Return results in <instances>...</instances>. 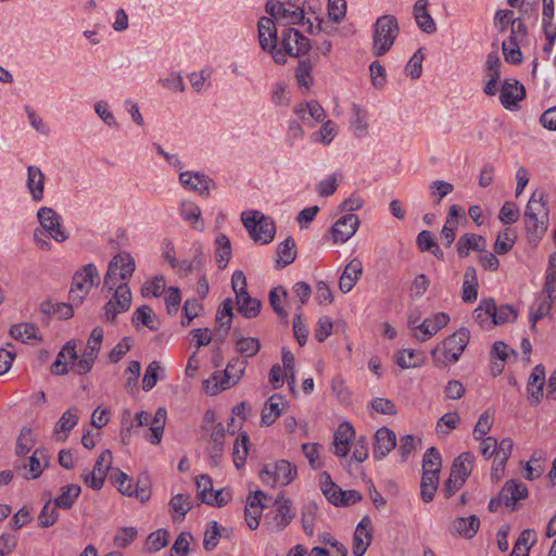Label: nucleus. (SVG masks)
Returning a JSON list of instances; mask_svg holds the SVG:
<instances>
[{"instance_id":"obj_2","label":"nucleus","mask_w":556,"mask_h":556,"mask_svg":"<svg viewBox=\"0 0 556 556\" xmlns=\"http://www.w3.org/2000/svg\"><path fill=\"white\" fill-rule=\"evenodd\" d=\"M135 271V261L127 252L116 254L109 263L104 276L103 288L114 290L113 301L119 307V312H127L131 305V292L128 280Z\"/></svg>"},{"instance_id":"obj_35","label":"nucleus","mask_w":556,"mask_h":556,"mask_svg":"<svg viewBox=\"0 0 556 556\" xmlns=\"http://www.w3.org/2000/svg\"><path fill=\"white\" fill-rule=\"evenodd\" d=\"M277 265L278 267H285L293 263L296 257L295 242L289 237L282 241L277 249Z\"/></svg>"},{"instance_id":"obj_15","label":"nucleus","mask_w":556,"mask_h":556,"mask_svg":"<svg viewBox=\"0 0 556 556\" xmlns=\"http://www.w3.org/2000/svg\"><path fill=\"white\" fill-rule=\"evenodd\" d=\"M396 446V435L395 433L387 428L381 427L377 430L375 434V444H374V457L376 459H382L386 457L394 447Z\"/></svg>"},{"instance_id":"obj_22","label":"nucleus","mask_w":556,"mask_h":556,"mask_svg":"<svg viewBox=\"0 0 556 556\" xmlns=\"http://www.w3.org/2000/svg\"><path fill=\"white\" fill-rule=\"evenodd\" d=\"M151 415L141 410L136 414L135 418H131V412L125 408L122 413V440L126 442V439L130 435V432L137 428L149 425Z\"/></svg>"},{"instance_id":"obj_47","label":"nucleus","mask_w":556,"mask_h":556,"mask_svg":"<svg viewBox=\"0 0 556 556\" xmlns=\"http://www.w3.org/2000/svg\"><path fill=\"white\" fill-rule=\"evenodd\" d=\"M442 459L439 451L431 446L429 447L422 458V470H433L434 473H440Z\"/></svg>"},{"instance_id":"obj_52","label":"nucleus","mask_w":556,"mask_h":556,"mask_svg":"<svg viewBox=\"0 0 556 556\" xmlns=\"http://www.w3.org/2000/svg\"><path fill=\"white\" fill-rule=\"evenodd\" d=\"M330 236L333 243H345L348 241V215H342L333 224Z\"/></svg>"},{"instance_id":"obj_48","label":"nucleus","mask_w":556,"mask_h":556,"mask_svg":"<svg viewBox=\"0 0 556 556\" xmlns=\"http://www.w3.org/2000/svg\"><path fill=\"white\" fill-rule=\"evenodd\" d=\"M132 321H140L142 325H144L151 330H156L159 327L155 315L153 314L152 309L147 305H142L136 309L132 317Z\"/></svg>"},{"instance_id":"obj_36","label":"nucleus","mask_w":556,"mask_h":556,"mask_svg":"<svg viewBox=\"0 0 556 556\" xmlns=\"http://www.w3.org/2000/svg\"><path fill=\"white\" fill-rule=\"evenodd\" d=\"M38 327L29 323L13 325L10 329V334L24 343L38 339Z\"/></svg>"},{"instance_id":"obj_26","label":"nucleus","mask_w":556,"mask_h":556,"mask_svg":"<svg viewBox=\"0 0 556 556\" xmlns=\"http://www.w3.org/2000/svg\"><path fill=\"white\" fill-rule=\"evenodd\" d=\"M488 313H492V323L494 325H503L507 321L515 320L517 312L510 305L496 306L495 300L488 298L484 302Z\"/></svg>"},{"instance_id":"obj_46","label":"nucleus","mask_w":556,"mask_h":556,"mask_svg":"<svg viewBox=\"0 0 556 556\" xmlns=\"http://www.w3.org/2000/svg\"><path fill=\"white\" fill-rule=\"evenodd\" d=\"M260 341L252 337H242L239 338L236 342L237 351L245 357H252L256 355L260 351Z\"/></svg>"},{"instance_id":"obj_37","label":"nucleus","mask_w":556,"mask_h":556,"mask_svg":"<svg viewBox=\"0 0 556 556\" xmlns=\"http://www.w3.org/2000/svg\"><path fill=\"white\" fill-rule=\"evenodd\" d=\"M215 243L217 245L215 254L216 263L220 269H224L231 257V243L229 238L224 233H219L216 237Z\"/></svg>"},{"instance_id":"obj_9","label":"nucleus","mask_w":556,"mask_h":556,"mask_svg":"<svg viewBox=\"0 0 556 556\" xmlns=\"http://www.w3.org/2000/svg\"><path fill=\"white\" fill-rule=\"evenodd\" d=\"M296 477V468L290 462L280 459L266 464L260 472L262 482L266 485H288Z\"/></svg>"},{"instance_id":"obj_62","label":"nucleus","mask_w":556,"mask_h":556,"mask_svg":"<svg viewBox=\"0 0 556 556\" xmlns=\"http://www.w3.org/2000/svg\"><path fill=\"white\" fill-rule=\"evenodd\" d=\"M353 112L355 114V136L361 138L368 131L367 114L356 104L353 106Z\"/></svg>"},{"instance_id":"obj_43","label":"nucleus","mask_w":556,"mask_h":556,"mask_svg":"<svg viewBox=\"0 0 556 556\" xmlns=\"http://www.w3.org/2000/svg\"><path fill=\"white\" fill-rule=\"evenodd\" d=\"M169 533L165 529H159L149 534L146 540V548L148 552L154 553L168 544Z\"/></svg>"},{"instance_id":"obj_55","label":"nucleus","mask_w":556,"mask_h":556,"mask_svg":"<svg viewBox=\"0 0 556 556\" xmlns=\"http://www.w3.org/2000/svg\"><path fill=\"white\" fill-rule=\"evenodd\" d=\"M311 72L312 63L308 60H301L295 70V77L300 86L308 88L313 84Z\"/></svg>"},{"instance_id":"obj_29","label":"nucleus","mask_w":556,"mask_h":556,"mask_svg":"<svg viewBox=\"0 0 556 556\" xmlns=\"http://www.w3.org/2000/svg\"><path fill=\"white\" fill-rule=\"evenodd\" d=\"M166 409L164 407H159L155 412V415L150 419V429L147 433L146 438L152 444H159L162 440L164 427L166 424Z\"/></svg>"},{"instance_id":"obj_56","label":"nucleus","mask_w":556,"mask_h":556,"mask_svg":"<svg viewBox=\"0 0 556 556\" xmlns=\"http://www.w3.org/2000/svg\"><path fill=\"white\" fill-rule=\"evenodd\" d=\"M302 309L301 306L296 308V313L293 318V332L294 337L296 338L299 344L303 346L306 343L307 337H308V330L306 325L304 324L302 319Z\"/></svg>"},{"instance_id":"obj_17","label":"nucleus","mask_w":556,"mask_h":556,"mask_svg":"<svg viewBox=\"0 0 556 556\" xmlns=\"http://www.w3.org/2000/svg\"><path fill=\"white\" fill-rule=\"evenodd\" d=\"M448 323L450 316L446 313H438L431 318L424 319L421 334H419V332H414L413 337L419 342H426L435 336L441 329L446 327Z\"/></svg>"},{"instance_id":"obj_58","label":"nucleus","mask_w":556,"mask_h":556,"mask_svg":"<svg viewBox=\"0 0 556 556\" xmlns=\"http://www.w3.org/2000/svg\"><path fill=\"white\" fill-rule=\"evenodd\" d=\"M59 518V513L56 507H51V502H47L42 507L39 516L38 522L41 528H48L52 526Z\"/></svg>"},{"instance_id":"obj_45","label":"nucleus","mask_w":556,"mask_h":556,"mask_svg":"<svg viewBox=\"0 0 556 556\" xmlns=\"http://www.w3.org/2000/svg\"><path fill=\"white\" fill-rule=\"evenodd\" d=\"M334 454L344 457L348 454V421L342 422L333 438Z\"/></svg>"},{"instance_id":"obj_57","label":"nucleus","mask_w":556,"mask_h":556,"mask_svg":"<svg viewBox=\"0 0 556 556\" xmlns=\"http://www.w3.org/2000/svg\"><path fill=\"white\" fill-rule=\"evenodd\" d=\"M531 534L532 530H523L515 542L513 552L509 556H529L530 545L528 543Z\"/></svg>"},{"instance_id":"obj_33","label":"nucleus","mask_w":556,"mask_h":556,"mask_svg":"<svg viewBox=\"0 0 556 556\" xmlns=\"http://www.w3.org/2000/svg\"><path fill=\"white\" fill-rule=\"evenodd\" d=\"M294 113L302 119L312 118L315 122H321L325 118V111L317 101H311L305 104L294 106Z\"/></svg>"},{"instance_id":"obj_40","label":"nucleus","mask_w":556,"mask_h":556,"mask_svg":"<svg viewBox=\"0 0 556 556\" xmlns=\"http://www.w3.org/2000/svg\"><path fill=\"white\" fill-rule=\"evenodd\" d=\"M180 213L185 220L189 222L197 230L203 229V224L200 222L201 210L192 202L186 201L180 205Z\"/></svg>"},{"instance_id":"obj_50","label":"nucleus","mask_w":556,"mask_h":556,"mask_svg":"<svg viewBox=\"0 0 556 556\" xmlns=\"http://www.w3.org/2000/svg\"><path fill=\"white\" fill-rule=\"evenodd\" d=\"M318 510V506L314 502H308L304 505L302 510V526L307 535H312L314 532L315 517Z\"/></svg>"},{"instance_id":"obj_49","label":"nucleus","mask_w":556,"mask_h":556,"mask_svg":"<svg viewBox=\"0 0 556 556\" xmlns=\"http://www.w3.org/2000/svg\"><path fill=\"white\" fill-rule=\"evenodd\" d=\"M220 538L219 525L217 521L213 520L207 523L206 530L204 532L203 539V547L205 551H213L217 544L218 539Z\"/></svg>"},{"instance_id":"obj_19","label":"nucleus","mask_w":556,"mask_h":556,"mask_svg":"<svg viewBox=\"0 0 556 556\" xmlns=\"http://www.w3.org/2000/svg\"><path fill=\"white\" fill-rule=\"evenodd\" d=\"M526 96V89L518 80L505 79L502 91L501 102L506 109L517 106V103L521 101Z\"/></svg>"},{"instance_id":"obj_7","label":"nucleus","mask_w":556,"mask_h":556,"mask_svg":"<svg viewBox=\"0 0 556 556\" xmlns=\"http://www.w3.org/2000/svg\"><path fill=\"white\" fill-rule=\"evenodd\" d=\"M100 282V275L94 264L89 263L73 277L68 300L76 306L80 305L93 286Z\"/></svg>"},{"instance_id":"obj_24","label":"nucleus","mask_w":556,"mask_h":556,"mask_svg":"<svg viewBox=\"0 0 556 556\" xmlns=\"http://www.w3.org/2000/svg\"><path fill=\"white\" fill-rule=\"evenodd\" d=\"M480 528V519L476 515L458 517L452 522L451 532L466 539L473 538Z\"/></svg>"},{"instance_id":"obj_30","label":"nucleus","mask_w":556,"mask_h":556,"mask_svg":"<svg viewBox=\"0 0 556 556\" xmlns=\"http://www.w3.org/2000/svg\"><path fill=\"white\" fill-rule=\"evenodd\" d=\"M414 17L416 20L417 25L425 33L432 34L435 31V23L427 11V0L416 1L414 5Z\"/></svg>"},{"instance_id":"obj_23","label":"nucleus","mask_w":556,"mask_h":556,"mask_svg":"<svg viewBox=\"0 0 556 556\" xmlns=\"http://www.w3.org/2000/svg\"><path fill=\"white\" fill-rule=\"evenodd\" d=\"M179 180L184 187L189 188L200 194H208L212 180L202 173L182 172L179 175Z\"/></svg>"},{"instance_id":"obj_21","label":"nucleus","mask_w":556,"mask_h":556,"mask_svg":"<svg viewBox=\"0 0 556 556\" xmlns=\"http://www.w3.org/2000/svg\"><path fill=\"white\" fill-rule=\"evenodd\" d=\"M225 428L222 424L213 427L207 446V454L213 465H218L224 453Z\"/></svg>"},{"instance_id":"obj_5","label":"nucleus","mask_w":556,"mask_h":556,"mask_svg":"<svg viewBox=\"0 0 556 556\" xmlns=\"http://www.w3.org/2000/svg\"><path fill=\"white\" fill-rule=\"evenodd\" d=\"M248 362L239 357L231 358L226 369L214 372L211 378L204 381L206 393L215 395L220 391L227 390L237 384L244 374Z\"/></svg>"},{"instance_id":"obj_14","label":"nucleus","mask_w":556,"mask_h":556,"mask_svg":"<svg viewBox=\"0 0 556 556\" xmlns=\"http://www.w3.org/2000/svg\"><path fill=\"white\" fill-rule=\"evenodd\" d=\"M374 528L368 516L357 525L353 536V554L354 556H363L372 541Z\"/></svg>"},{"instance_id":"obj_63","label":"nucleus","mask_w":556,"mask_h":556,"mask_svg":"<svg viewBox=\"0 0 556 556\" xmlns=\"http://www.w3.org/2000/svg\"><path fill=\"white\" fill-rule=\"evenodd\" d=\"M190 540H192V535L188 532H181L175 540L170 554H178L180 556H187L189 553Z\"/></svg>"},{"instance_id":"obj_53","label":"nucleus","mask_w":556,"mask_h":556,"mask_svg":"<svg viewBox=\"0 0 556 556\" xmlns=\"http://www.w3.org/2000/svg\"><path fill=\"white\" fill-rule=\"evenodd\" d=\"M103 340V329L101 327H96L88 339L87 346L84 351L85 354L92 356L97 359L98 353L101 349V343Z\"/></svg>"},{"instance_id":"obj_51","label":"nucleus","mask_w":556,"mask_h":556,"mask_svg":"<svg viewBox=\"0 0 556 556\" xmlns=\"http://www.w3.org/2000/svg\"><path fill=\"white\" fill-rule=\"evenodd\" d=\"M348 3L345 0H328V18L333 23H339L345 17Z\"/></svg>"},{"instance_id":"obj_27","label":"nucleus","mask_w":556,"mask_h":556,"mask_svg":"<svg viewBox=\"0 0 556 556\" xmlns=\"http://www.w3.org/2000/svg\"><path fill=\"white\" fill-rule=\"evenodd\" d=\"M45 179V175L39 167L35 165L27 167V188L36 202L43 199Z\"/></svg>"},{"instance_id":"obj_39","label":"nucleus","mask_w":556,"mask_h":556,"mask_svg":"<svg viewBox=\"0 0 556 556\" xmlns=\"http://www.w3.org/2000/svg\"><path fill=\"white\" fill-rule=\"evenodd\" d=\"M425 355L417 350H403L396 356V364L404 369L415 368L424 363Z\"/></svg>"},{"instance_id":"obj_8","label":"nucleus","mask_w":556,"mask_h":556,"mask_svg":"<svg viewBox=\"0 0 556 556\" xmlns=\"http://www.w3.org/2000/svg\"><path fill=\"white\" fill-rule=\"evenodd\" d=\"M251 214L252 216L242 213L241 219L252 239L263 244L271 242L276 232L274 222L264 215H260L258 212H252Z\"/></svg>"},{"instance_id":"obj_31","label":"nucleus","mask_w":556,"mask_h":556,"mask_svg":"<svg viewBox=\"0 0 556 556\" xmlns=\"http://www.w3.org/2000/svg\"><path fill=\"white\" fill-rule=\"evenodd\" d=\"M285 403V399L281 395H271L262 410V422L267 426L271 425L280 416L281 407Z\"/></svg>"},{"instance_id":"obj_41","label":"nucleus","mask_w":556,"mask_h":556,"mask_svg":"<svg viewBox=\"0 0 556 556\" xmlns=\"http://www.w3.org/2000/svg\"><path fill=\"white\" fill-rule=\"evenodd\" d=\"M287 290L279 286L270 290L269 292V304L274 312L281 318L288 317V312L283 308L282 303L287 300Z\"/></svg>"},{"instance_id":"obj_44","label":"nucleus","mask_w":556,"mask_h":556,"mask_svg":"<svg viewBox=\"0 0 556 556\" xmlns=\"http://www.w3.org/2000/svg\"><path fill=\"white\" fill-rule=\"evenodd\" d=\"M249 437L241 434L240 438L236 439L233 444V463L237 468H240L245 463L249 452Z\"/></svg>"},{"instance_id":"obj_38","label":"nucleus","mask_w":556,"mask_h":556,"mask_svg":"<svg viewBox=\"0 0 556 556\" xmlns=\"http://www.w3.org/2000/svg\"><path fill=\"white\" fill-rule=\"evenodd\" d=\"M169 506L174 513V521H182L186 514L192 508V501L189 495L177 494L170 500Z\"/></svg>"},{"instance_id":"obj_32","label":"nucleus","mask_w":556,"mask_h":556,"mask_svg":"<svg viewBox=\"0 0 556 556\" xmlns=\"http://www.w3.org/2000/svg\"><path fill=\"white\" fill-rule=\"evenodd\" d=\"M471 470V456L469 453H463L454 460L450 475L464 484L466 479L470 476Z\"/></svg>"},{"instance_id":"obj_4","label":"nucleus","mask_w":556,"mask_h":556,"mask_svg":"<svg viewBox=\"0 0 556 556\" xmlns=\"http://www.w3.org/2000/svg\"><path fill=\"white\" fill-rule=\"evenodd\" d=\"M469 339L470 331L464 327L448 336L431 351L434 365L438 367H445L450 363H456L465 351Z\"/></svg>"},{"instance_id":"obj_25","label":"nucleus","mask_w":556,"mask_h":556,"mask_svg":"<svg viewBox=\"0 0 556 556\" xmlns=\"http://www.w3.org/2000/svg\"><path fill=\"white\" fill-rule=\"evenodd\" d=\"M457 253L460 257L469 255L471 250L478 252H484L486 248V241L484 237L476 233H465L457 241Z\"/></svg>"},{"instance_id":"obj_11","label":"nucleus","mask_w":556,"mask_h":556,"mask_svg":"<svg viewBox=\"0 0 556 556\" xmlns=\"http://www.w3.org/2000/svg\"><path fill=\"white\" fill-rule=\"evenodd\" d=\"M37 218L41 226L40 229L48 232L56 242H63L68 238L61 224L62 217L53 208L40 207L37 212Z\"/></svg>"},{"instance_id":"obj_13","label":"nucleus","mask_w":556,"mask_h":556,"mask_svg":"<svg viewBox=\"0 0 556 556\" xmlns=\"http://www.w3.org/2000/svg\"><path fill=\"white\" fill-rule=\"evenodd\" d=\"M112 464V453L110 450H104L97 458L91 472L83 475L84 482L93 490H100L103 486L106 471Z\"/></svg>"},{"instance_id":"obj_28","label":"nucleus","mask_w":556,"mask_h":556,"mask_svg":"<svg viewBox=\"0 0 556 556\" xmlns=\"http://www.w3.org/2000/svg\"><path fill=\"white\" fill-rule=\"evenodd\" d=\"M236 302L238 305V311L245 317V318H254L256 317L262 307V303L256 298L250 296L248 291H242L241 293H238L236 295Z\"/></svg>"},{"instance_id":"obj_16","label":"nucleus","mask_w":556,"mask_h":556,"mask_svg":"<svg viewBox=\"0 0 556 556\" xmlns=\"http://www.w3.org/2000/svg\"><path fill=\"white\" fill-rule=\"evenodd\" d=\"M320 489L330 503L336 506L348 505V492L343 491L332 480L328 472L324 471L319 479Z\"/></svg>"},{"instance_id":"obj_18","label":"nucleus","mask_w":556,"mask_h":556,"mask_svg":"<svg viewBox=\"0 0 556 556\" xmlns=\"http://www.w3.org/2000/svg\"><path fill=\"white\" fill-rule=\"evenodd\" d=\"M529 492L527 485L515 479L508 480L502 488L504 505L511 507V510L516 509L518 501L527 498Z\"/></svg>"},{"instance_id":"obj_1","label":"nucleus","mask_w":556,"mask_h":556,"mask_svg":"<svg viewBox=\"0 0 556 556\" xmlns=\"http://www.w3.org/2000/svg\"><path fill=\"white\" fill-rule=\"evenodd\" d=\"M257 27L261 48L269 52L277 64H285L287 55L299 58L311 49L309 40L293 27L282 31L278 49L277 27L270 17H261Z\"/></svg>"},{"instance_id":"obj_6","label":"nucleus","mask_w":556,"mask_h":556,"mask_svg":"<svg viewBox=\"0 0 556 556\" xmlns=\"http://www.w3.org/2000/svg\"><path fill=\"white\" fill-rule=\"evenodd\" d=\"M400 34L397 20L394 15H382L377 18L372 31V53L382 56L392 48Z\"/></svg>"},{"instance_id":"obj_54","label":"nucleus","mask_w":556,"mask_h":556,"mask_svg":"<svg viewBox=\"0 0 556 556\" xmlns=\"http://www.w3.org/2000/svg\"><path fill=\"white\" fill-rule=\"evenodd\" d=\"M78 422V416L73 409H68L61 416L55 425L54 433L59 435L60 432L71 431Z\"/></svg>"},{"instance_id":"obj_12","label":"nucleus","mask_w":556,"mask_h":556,"mask_svg":"<svg viewBox=\"0 0 556 556\" xmlns=\"http://www.w3.org/2000/svg\"><path fill=\"white\" fill-rule=\"evenodd\" d=\"M271 520L268 525L276 531H281L287 528L295 517V513L292 509V503L289 498L283 495H278L274 502L273 510L270 511Z\"/></svg>"},{"instance_id":"obj_34","label":"nucleus","mask_w":556,"mask_h":556,"mask_svg":"<svg viewBox=\"0 0 556 556\" xmlns=\"http://www.w3.org/2000/svg\"><path fill=\"white\" fill-rule=\"evenodd\" d=\"M80 491L81 489L78 484L62 486L60 495L54 500L55 507L70 509L79 496Z\"/></svg>"},{"instance_id":"obj_59","label":"nucleus","mask_w":556,"mask_h":556,"mask_svg":"<svg viewBox=\"0 0 556 556\" xmlns=\"http://www.w3.org/2000/svg\"><path fill=\"white\" fill-rule=\"evenodd\" d=\"M502 50H503V54L505 56V60L507 62H510L513 64H520L521 61H522V54H521V51L519 49V43L518 42H509L508 41H504L502 43Z\"/></svg>"},{"instance_id":"obj_3","label":"nucleus","mask_w":556,"mask_h":556,"mask_svg":"<svg viewBox=\"0 0 556 556\" xmlns=\"http://www.w3.org/2000/svg\"><path fill=\"white\" fill-rule=\"evenodd\" d=\"M523 222L530 241H538L546 232L548 227V208L543 190H535L528 201Z\"/></svg>"},{"instance_id":"obj_20","label":"nucleus","mask_w":556,"mask_h":556,"mask_svg":"<svg viewBox=\"0 0 556 556\" xmlns=\"http://www.w3.org/2000/svg\"><path fill=\"white\" fill-rule=\"evenodd\" d=\"M544 382L545 369L543 365H536L529 377L527 386L528 400L534 405L539 404L541 401Z\"/></svg>"},{"instance_id":"obj_10","label":"nucleus","mask_w":556,"mask_h":556,"mask_svg":"<svg viewBox=\"0 0 556 556\" xmlns=\"http://www.w3.org/2000/svg\"><path fill=\"white\" fill-rule=\"evenodd\" d=\"M266 12L278 22H285L286 24H308L306 30L313 33V22L308 17L304 22V9H292L283 7V2L279 0H268L266 3Z\"/></svg>"},{"instance_id":"obj_61","label":"nucleus","mask_w":556,"mask_h":556,"mask_svg":"<svg viewBox=\"0 0 556 556\" xmlns=\"http://www.w3.org/2000/svg\"><path fill=\"white\" fill-rule=\"evenodd\" d=\"M371 84L375 88H382L387 81L386 70L382 64L375 61L369 66Z\"/></svg>"},{"instance_id":"obj_64","label":"nucleus","mask_w":556,"mask_h":556,"mask_svg":"<svg viewBox=\"0 0 556 556\" xmlns=\"http://www.w3.org/2000/svg\"><path fill=\"white\" fill-rule=\"evenodd\" d=\"M498 218L504 224L516 223L519 218V210L516 207L515 203L506 202L500 211Z\"/></svg>"},{"instance_id":"obj_42","label":"nucleus","mask_w":556,"mask_h":556,"mask_svg":"<svg viewBox=\"0 0 556 556\" xmlns=\"http://www.w3.org/2000/svg\"><path fill=\"white\" fill-rule=\"evenodd\" d=\"M41 463H43V466L49 465V455L48 451L46 448H37L33 453V455L29 457V472L30 478L36 479L38 478L42 472Z\"/></svg>"},{"instance_id":"obj_60","label":"nucleus","mask_w":556,"mask_h":556,"mask_svg":"<svg viewBox=\"0 0 556 556\" xmlns=\"http://www.w3.org/2000/svg\"><path fill=\"white\" fill-rule=\"evenodd\" d=\"M160 368H161L160 364L156 361H154L148 365L144 376H143V379H142V389L144 391H150L151 389L154 388V386L156 384L157 379H159L157 371Z\"/></svg>"}]
</instances>
